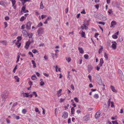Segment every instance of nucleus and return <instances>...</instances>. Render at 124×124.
I'll return each mask as SVG.
<instances>
[{
	"instance_id": "2f4dec72",
	"label": "nucleus",
	"mask_w": 124,
	"mask_h": 124,
	"mask_svg": "<svg viewBox=\"0 0 124 124\" xmlns=\"http://www.w3.org/2000/svg\"><path fill=\"white\" fill-rule=\"evenodd\" d=\"M112 37L113 38L115 39H117L118 37L117 35L115 34L113 35L112 36Z\"/></svg>"
},
{
	"instance_id": "864d4df0",
	"label": "nucleus",
	"mask_w": 124,
	"mask_h": 124,
	"mask_svg": "<svg viewBox=\"0 0 124 124\" xmlns=\"http://www.w3.org/2000/svg\"><path fill=\"white\" fill-rule=\"evenodd\" d=\"M26 27L25 25H23L21 26V29H24Z\"/></svg>"
},
{
	"instance_id": "a211bd4d",
	"label": "nucleus",
	"mask_w": 124,
	"mask_h": 124,
	"mask_svg": "<svg viewBox=\"0 0 124 124\" xmlns=\"http://www.w3.org/2000/svg\"><path fill=\"white\" fill-rule=\"evenodd\" d=\"M100 46L101 47V48L99 49L98 51V53L99 54H100L102 52V50L103 49V46Z\"/></svg>"
},
{
	"instance_id": "412c9836",
	"label": "nucleus",
	"mask_w": 124,
	"mask_h": 124,
	"mask_svg": "<svg viewBox=\"0 0 124 124\" xmlns=\"http://www.w3.org/2000/svg\"><path fill=\"white\" fill-rule=\"evenodd\" d=\"M80 32H82V33H81V36L82 37H83L84 38H85V33L84 32L83 30H81L80 31Z\"/></svg>"
},
{
	"instance_id": "f8f14e48",
	"label": "nucleus",
	"mask_w": 124,
	"mask_h": 124,
	"mask_svg": "<svg viewBox=\"0 0 124 124\" xmlns=\"http://www.w3.org/2000/svg\"><path fill=\"white\" fill-rule=\"evenodd\" d=\"M78 50L79 51L80 53L81 54H83L84 53V51L82 47H78Z\"/></svg>"
},
{
	"instance_id": "338daca9",
	"label": "nucleus",
	"mask_w": 124,
	"mask_h": 124,
	"mask_svg": "<svg viewBox=\"0 0 124 124\" xmlns=\"http://www.w3.org/2000/svg\"><path fill=\"white\" fill-rule=\"evenodd\" d=\"M51 56H52V57L53 58L54 60V55L53 53H51Z\"/></svg>"
},
{
	"instance_id": "0e129e2a",
	"label": "nucleus",
	"mask_w": 124,
	"mask_h": 124,
	"mask_svg": "<svg viewBox=\"0 0 124 124\" xmlns=\"http://www.w3.org/2000/svg\"><path fill=\"white\" fill-rule=\"evenodd\" d=\"M46 15H42L41 16V18L42 19H44V18H46Z\"/></svg>"
},
{
	"instance_id": "3c124183",
	"label": "nucleus",
	"mask_w": 124,
	"mask_h": 124,
	"mask_svg": "<svg viewBox=\"0 0 124 124\" xmlns=\"http://www.w3.org/2000/svg\"><path fill=\"white\" fill-rule=\"evenodd\" d=\"M99 24L104 25L105 24V23L102 22H98Z\"/></svg>"
},
{
	"instance_id": "49530a36",
	"label": "nucleus",
	"mask_w": 124,
	"mask_h": 124,
	"mask_svg": "<svg viewBox=\"0 0 124 124\" xmlns=\"http://www.w3.org/2000/svg\"><path fill=\"white\" fill-rule=\"evenodd\" d=\"M84 58L86 59H87L89 57L88 55L87 54H85L84 56Z\"/></svg>"
},
{
	"instance_id": "6e6d98bb",
	"label": "nucleus",
	"mask_w": 124,
	"mask_h": 124,
	"mask_svg": "<svg viewBox=\"0 0 124 124\" xmlns=\"http://www.w3.org/2000/svg\"><path fill=\"white\" fill-rule=\"evenodd\" d=\"M112 123L113 124H118V123L117 122V121H112Z\"/></svg>"
},
{
	"instance_id": "4d7b16f0",
	"label": "nucleus",
	"mask_w": 124,
	"mask_h": 124,
	"mask_svg": "<svg viewBox=\"0 0 124 124\" xmlns=\"http://www.w3.org/2000/svg\"><path fill=\"white\" fill-rule=\"evenodd\" d=\"M120 6V4L118 3H117L116 4V7L118 8H119Z\"/></svg>"
},
{
	"instance_id": "69168bd1",
	"label": "nucleus",
	"mask_w": 124,
	"mask_h": 124,
	"mask_svg": "<svg viewBox=\"0 0 124 124\" xmlns=\"http://www.w3.org/2000/svg\"><path fill=\"white\" fill-rule=\"evenodd\" d=\"M69 10V8H66L65 10V12L66 13H67L68 11Z\"/></svg>"
},
{
	"instance_id": "e433bc0d",
	"label": "nucleus",
	"mask_w": 124,
	"mask_h": 124,
	"mask_svg": "<svg viewBox=\"0 0 124 124\" xmlns=\"http://www.w3.org/2000/svg\"><path fill=\"white\" fill-rule=\"evenodd\" d=\"M22 112L24 114H25L27 112V111L25 109H22Z\"/></svg>"
},
{
	"instance_id": "f257e3e1",
	"label": "nucleus",
	"mask_w": 124,
	"mask_h": 124,
	"mask_svg": "<svg viewBox=\"0 0 124 124\" xmlns=\"http://www.w3.org/2000/svg\"><path fill=\"white\" fill-rule=\"evenodd\" d=\"M44 31V29L42 28H40L37 31L38 34V36L39 37L41 36Z\"/></svg>"
},
{
	"instance_id": "5fc2aeb1",
	"label": "nucleus",
	"mask_w": 124,
	"mask_h": 124,
	"mask_svg": "<svg viewBox=\"0 0 124 124\" xmlns=\"http://www.w3.org/2000/svg\"><path fill=\"white\" fill-rule=\"evenodd\" d=\"M35 112H38L39 113H40V112L39 111L38 108H35Z\"/></svg>"
},
{
	"instance_id": "1a4fd4ad",
	"label": "nucleus",
	"mask_w": 124,
	"mask_h": 124,
	"mask_svg": "<svg viewBox=\"0 0 124 124\" xmlns=\"http://www.w3.org/2000/svg\"><path fill=\"white\" fill-rule=\"evenodd\" d=\"M93 66L90 65H89L87 66V70L89 72L91 71L93 69Z\"/></svg>"
},
{
	"instance_id": "393cba45",
	"label": "nucleus",
	"mask_w": 124,
	"mask_h": 124,
	"mask_svg": "<svg viewBox=\"0 0 124 124\" xmlns=\"http://www.w3.org/2000/svg\"><path fill=\"white\" fill-rule=\"evenodd\" d=\"M24 97H27L29 96V94L27 93H23Z\"/></svg>"
},
{
	"instance_id": "aec40b11",
	"label": "nucleus",
	"mask_w": 124,
	"mask_h": 124,
	"mask_svg": "<svg viewBox=\"0 0 124 124\" xmlns=\"http://www.w3.org/2000/svg\"><path fill=\"white\" fill-rule=\"evenodd\" d=\"M1 96L4 99H6L8 97L6 95L5 93H3L1 94Z\"/></svg>"
},
{
	"instance_id": "6ab92c4d",
	"label": "nucleus",
	"mask_w": 124,
	"mask_h": 124,
	"mask_svg": "<svg viewBox=\"0 0 124 124\" xmlns=\"http://www.w3.org/2000/svg\"><path fill=\"white\" fill-rule=\"evenodd\" d=\"M62 91V90L60 89L59 90V91H57V95L58 96L60 97L61 96V92Z\"/></svg>"
},
{
	"instance_id": "a19ab883",
	"label": "nucleus",
	"mask_w": 124,
	"mask_h": 124,
	"mask_svg": "<svg viewBox=\"0 0 124 124\" xmlns=\"http://www.w3.org/2000/svg\"><path fill=\"white\" fill-rule=\"evenodd\" d=\"M74 100L76 102H78V98L77 97H75L74 98Z\"/></svg>"
},
{
	"instance_id": "b1692460",
	"label": "nucleus",
	"mask_w": 124,
	"mask_h": 124,
	"mask_svg": "<svg viewBox=\"0 0 124 124\" xmlns=\"http://www.w3.org/2000/svg\"><path fill=\"white\" fill-rule=\"evenodd\" d=\"M104 56L105 58L106 59V60H107L108 59V54L106 52H104Z\"/></svg>"
},
{
	"instance_id": "7ed1b4c3",
	"label": "nucleus",
	"mask_w": 124,
	"mask_h": 124,
	"mask_svg": "<svg viewBox=\"0 0 124 124\" xmlns=\"http://www.w3.org/2000/svg\"><path fill=\"white\" fill-rule=\"evenodd\" d=\"M111 43L112 44L111 46V47L113 49H115L116 48V45L117 44V43L115 41H112Z\"/></svg>"
},
{
	"instance_id": "423d86ee",
	"label": "nucleus",
	"mask_w": 124,
	"mask_h": 124,
	"mask_svg": "<svg viewBox=\"0 0 124 124\" xmlns=\"http://www.w3.org/2000/svg\"><path fill=\"white\" fill-rule=\"evenodd\" d=\"M83 120L84 121H87L89 119V117L88 115L84 116L83 118Z\"/></svg>"
},
{
	"instance_id": "a878e982",
	"label": "nucleus",
	"mask_w": 124,
	"mask_h": 124,
	"mask_svg": "<svg viewBox=\"0 0 124 124\" xmlns=\"http://www.w3.org/2000/svg\"><path fill=\"white\" fill-rule=\"evenodd\" d=\"M71 113L72 114H74L75 113L74 112L75 111V110L74 108V107H72L71 109Z\"/></svg>"
},
{
	"instance_id": "ddd939ff",
	"label": "nucleus",
	"mask_w": 124,
	"mask_h": 124,
	"mask_svg": "<svg viewBox=\"0 0 124 124\" xmlns=\"http://www.w3.org/2000/svg\"><path fill=\"white\" fill-rule=\"evenodd\" d=\"M6 3L3 1H0V4L2 6L4 7H6L5 4Z\"/></svg>"
},
{
	"instance_id": "4c0bfd02",
	"label": "nucleus",
	"mask_w": 124,
	"mask_h": 124,
	"mask_svg": "<svg viewBox=\"0 0 124 124\" xmlns=\"http://www.w3.org/2000/svg\"><path fill=\"white\" fill-rule=\"evenodd\" d=\"M28 54L30 55V57H33V55L31 52L29 51L28 52Z\"/></svg>"
},
{
	"instance_id": "dca6fc26",
	"label": "nucleus",
	"mask_w": 124,
	"mask_h": 124,
	"mask_svg": "<svg viewBox=\"0 0 124 124\" xmlns=\"http://www.w3.org/2000/svg\"><path fill=\"white\" fill-rule=\"evenodd\" d=\"M30 44V42L29 41H28L27 42L26 44V45L25 46V48L26 49H27L28 48V47L29 46Z\"/></svg>"
},
{
	"instance_id": "f3484780",
	"label": "nucleus",
	"mask_w": 124,
	"mask_h": 124,
	"mask_svg": "<svg viewBox=\"0 0 124 124\" xmlns=\"http://www.w3.org/2000/svg\"><path fill=\"white\" fill-rule=\"evenodd\" d=\"M104 110L105 112H106L108 110V108L106 104H105L104 106Z\"/></svg>"
},
{
	"instance_id": "680f3d73",
	"label": "nucleus",
	"mask_w": 124,
	"mask_h": 124,
	"mask_svg": "<svg viewBox=\"0 0 124 124\" xmlns=\"http://www.w3.org/2000/svg\"><path fill=\"white\" fill-rule=\"evenodd\" d=\"M120 76L122 77V78H121V80L122 81H124V76L123 75L121 74Z\"/></svg>"
},
{
	"instance_id": "c85d7f7f",
	"label": "nucleus",
	"mask_w": 124,
	"mask_h": 124,
	"mask_svg": "<svg viewBox=\"0 0 124 124\" xmlns=\"http://www.w3.org/2000/svg\"><path fill=\"white\" fill-rule=\"evenodd\" d=\"M31 61L32 62V64H33V67L34 68L35 67H36V63H35V61L33 60H32Z\"/></svg>"
},
{
	"instance_id": "4468645a",
	"label": "nucleus",
	"mask_w": 124,
	"mask_h": 124,
	"mask_svg": "<svg viewBox=\"0 0 124 124\" xmlns=\"http://www.w3.org/2000/svg\"><path fill=\"white\" fill-rule=\"evenodd\" d=\"M110 88L111 90L114 92L116 93L117 92L116 90L114 87L112 85H111L110 87Z\"/></svg>"
},
{
	"instance_id": "7c9ffc66",
	"label": "nucleus",
	"mask_w": 124,
	"mask_h": 124,
	"mask_svg": "<svg viewBox=\"0 0 124 124\" xmlns=\"http://www.w3.org/2000/svg\"><path fill=\"white\" fill-rule=\"evenodd\" d=\"M26 18V17H25L24 16H22L20 20L21 21H23Z\"/></svg>"
},
{
	"instance_id": "e2e57ef3",
	"label": "nucleus",
	"mask_w": 124,
	"mask_h": 124,
	"mask_svg": "<svg viewBox=\"0 0 124 124\" xmlns=\"http://www.w3.org/2000/svg\"><path fill=\"white\" fill-rule=\"evenodd\" d=\"M114 103L113 102H111V107H114Z\"/></svg>"
},
{
	"instance_id": "f03ea898",
	"label": "nucleus",
	"mask_w": 124,
	"mask_h": 124,
	"mask_svg": "<svg viewBox=\"0 0 124 124\" xmlns=\"http://www.w3.org/2000/svg\"><path fill=\"white\" fill-rule=\"evenodd\" d=\"M95 79L97 82L100 83L102 81L100 76L99 74H96Z\"/></svg>"
},
{
	"instance_id": "20e7f679",
	"label": "nucleus",
	"mask_w": 124,
	"mask_h": 124,
	"mask_svg": "<svg viewBox=\"0 0 124 124\" xmlns=\"http://www.w3.org/2000/svg\"><path fill=\"white\" fill-rule=\"evenodd\" d=\"M63 115L62 117L63 118L66 119L67 118L68 116V114L67 112L64 111L63 113Z\"/></svg>"
},
{
	"instance_id": "0eeeda50",
	"label": "nucleus",
	"mask_w": 124,
	"mask_h": 124,
	"mask_svg": "<svg viewBox=\"0 0 124 124\" xmlns=\"http://www.w3.org/2000/svg\"><path fill=\"white\" fill-rule=\"evenodd\" d=\"M26 28L28 30L30 29L31 26V23L30 22H28L26 25Z\"/></svg>"
},
{
	"instance_id": "bf43d9fd",
	"label": "nucleus",
	"mask_w": 124,
	"mask_h": 124,
	"mask_svg": "<svg viewBox=\"0 0 124 124\" xmlns=\"http://www.w3.org/2000/svg\"><path fill=\"white\" fill-rule=\"evenodd\" d=\"M9 19V17L8 16H6L5 17V19L6 21L8 20Z\"/></svg>"
},
{
	"instance_id": "09e8293b",
	"label": "nucleus",
	"mask_w": 124,
	"mask_h": 124,
	"mask_svg": "<svg viewBox=\"0 0 124 124\" xmlns=\"http://www.w3.org/2000/svg\"><path fill=\"white\" fill-rule=\"evenodd\" d=\"M100 63L103 64L104 63V61L102 58H101L100 59Z\"/></svg>"
},
{
	"instance_id": "4be33fe9",
	"label": "nucleus",
	"mask_w": 124,
	"mask_h": 124,
	"mask_svg": "<svg viewBox=\"0 0 124 124\" xmlns=\"http://www.w3.org/2000/svg\"><path fill=\"white\" fill-rule=\"evenodd\" d=\"M43 25V23L41 22L39 23V24L36 26L35 27L36 29H37V28L42 26Z\"/></svg>"
},
{
	"instance_id": "39448f33",
	"label": "nucleus",
	"mask_w": 124,
	"mask_h": 124,
	"mask_svg": "<svg viewBox=\"0 0 124 124\" xmlns=\"http://www.w3.org/2000/svg\"><path fill=\"white\" fill-rule=\"evenodd\" d=\"M12 4V7L14 9H16V6L15 5L16 4V1L15 0H11Z\"/></svg>"
},
{
	"instance_id": "f704fd0d",
	"label": "nucleus",
	"mask_w": 124,
	"mask_h": 124,
	"mask_svg": "<svg viewBox=\"0 0 124 124\" xmlns=\"http://www.w3.org/2000/svg\"><path fill=\"white\" fill-rule=\"evenodd\" d=\"M82 59L81 58H80L79 59L78 61V63L80 64H81L82 63Z\"/></svg>"
},
{
	"instance_id": "c03bdc74",
	"label": "nucleus",
	"mask_w": 124,
	"mask_h": 124,
	"mask_svg": "<svg viewBox=\"0 0 124 124\" xmlns=\"http://www.w3.org/2000/svg\"><path fill=\"white\" fill-rule=\"evenodd\" d=\"M14 116L15 117V119L16 120H18L20 118L19 116L15 115Z\"/></svg>"
},
{
	"instance_id": "603ef678",
	"label": "nucleus",
	"mask_w": 124,
	"mask_h": 124,
	"mask_svg": "<svg viewBox=\"0 0 124 124\" xmlns=\"http://www.w3.org/2000/svg\"><path fill=\"white\" fill-rule=\"evenodd\" d=\"M45 84L44 83L43 81H42L40 82V85L41 86H43Z\"/></svg>"
},
{
	"instance_id": "c9c22d12",
	"label": "nucleus",
	"mask_w": 124,
	"mask_h": 124,
	"mask_svg": "<svg viewBox=\"0 0 124 124\" xmlns=\"http://www.w3.org/2000/svg\"><path fill=\"white\" fill-rule=\"evenodd\" d=\"M66 60L68 61V62H70L71 59L70 58V57H66Z\"/></svg>"
},
{
	"instance_id": "052dcab7",
	"label": "nucleus",
	"mask_w": 124,
	"mask_h": 124,
	"mask_svg": "<svg viewBox=\"0 0 124 124\" xmlns=\"http://www.w3.org/2000/svg\"><path fill=\"white\" fill-rule=\"evenodd\" d=\"M112 12V9H109L108 11V12L109 13V14H111Z\"/></svg>"
},
{
	"instance_id": "774afa93",
	"label": "nucleus",
	"mask_w": 124,
	"mask_h": 124,
	"mask_svg": "<svg viewBox=\"0 0 124 124\" xmlns=\"http://www.w3.org/2000/svg\"><path fill=\"white\" fill-rule=\"evenodd\" d=\"M81 13L85 14H86V12L83 9V10L81 12Z\"/></svg>"
},
{
	"instance_id": "c756f323",
	"label": "nucleus",
	"mask_w": 124,
	"mask_h": 124,
	"mask_svg": "<svg viewBox=\"0 0 124 124\" xmlns=\"http://www.w3.org/2000/svg\"><path fill=\"white\" fill-rule=\"evenodd\" d=\"M14 78L16 80V81L17 82H18L19 81V78L17 76H15Z\"/></svg>"
},
{
	"instance_id": "a18cd8bd",
	"label": "nucleus",
	"mask_w": 124,
	"mask_h": 124,
	"mask_svg": "<svg viewBox=\"0 0 124 124\" xmlns=\"http://www.w3.org/2000/svg\"><path fill=\"white\" fill-rule=\"evenodd\" d=\"M17 65H16L14 68V69L13 70V72L14 73H15V72L16 71V69H17Z\"/></svg>"
},
{
	"instance_id": "cd10ccee",
	"label": "nucleus",
	"mask_w": 124,
	"mask_h": 124,
	"mask_svg": "<svg viewBox=\"0 0 124 124\" xmlns=\"http://www.w3.org/2000/svg\"><path fill=\"white\" fill-rule=\"evenodd\" d=\"M93 97L94 98L97 99L99 98V95L97 94H95L94 95Z\"/></svg>"
},
{
	"instance_id": "de8ad7c7",
	"label": "nucleus",
	"mask_w": 124,
	"mask_h": 124,
	"mask_svg": "<svg viewBox=\"0 0 124 124\" xmlns=\"http://www.w3.org/2000/svg\"><path fill=\"white\" fill-rule=\"evenodd\" d=\"M16 45H17V46L18 48H19L21 46V43L19 44L18 42H17L16 43Z\"/></svg>"
},
{
	"instance_id": "8fccbe9b",
	"label": "nucleus",
	"mask_w": 124,
	"mask_h": 124,
	"mask_svg": "<svg viewBox=\"0 0 124 124\" xmlns=\"http://www.w3.org/2000/svg\"><path fill=\"white\" fill-rule=\"evenodd\" d=\"M43 74L45 76L48 77H49V75L48 74H47L45 73H43Z\"/></svg>"
},
{
	"instance_id": "6e6552de",
	"label": "nucleus",
	"mask_w": 124,
	"mask_h": 124,
	"mask_svg": "<svg viewBox=\"0 0 124 124\" xmlns=\"http://www.w3.org/2000/svg\"><path fill=\"white\" fill-rule=\"evenodd\" d=\"M101 114V113L100 111H98L97 112L95 115V118H98L100 117Z\"/></svg>"
},
{
	"instance_id": "9b49d317",
	"label": "nucleus",
	"mask_w": 124,
	"mask_h": 124,
	"mask_svg": "<svg viewBox=\"0 0 124 124\" xmlns=\"http://www.w3.org/2000/svg\"><path fill=\"white\" fill-rule=\"evenodd\" d=\"M111 27H114V26L116 25V22L114 21H112L111 23Z\"/></svg>"
},
{
	"instance_id": "72a5a7b5",
	"label": "nucleus",
	"mask_w": 124,
	"mask_h": 124,
	"mask_svg": "<svg viewBox=\"0 0 124 124\" xmlns=\"http://www.w3.org/2000/svg\"><path fill=\"white\" fill-rule=\"evenodd\" d=\"M44 8V6L42 2L41 1L40 5V9H42Z\"/></svg>"
},
{
	"instance_id": "9d476101",
	"label": "nucleus",
	"mask_w": 124,
	"mask_h": 124,
	"mask_svg": "<svg viewBox=\"0 0 124 124\" xmlns=\"http://www.w3.org/2000/svg\"><path fill=\"white\" fill-rule=\"evenodd\" d=\"M0 43H1L3 45H7V42L6 40H0Z\"/></svg>"
},
{
	"instance_id": "58836bf2",
	"label": "nucleus",
	"mask_w": 124,
	"mask_h": 124,
	"mask_svg": "<svg viewBox=\"0 0 124 124\" xmlns=\"http://www.w3.org/2000/svg\"><path fill=\"white\" fill-rule=\"evenodd\" d=\"M17 39L18 40L17 41L18 42L20 40H21V36H18L17 37Z\"/></svg>"
},
{
	"instance_id": "13d9d810",
	"label": "nucleus",
	"mask_w": 124,
	"mask_h": 124,
	"mask_svg": "<svg viewBox=\"0 0 124 124\" xmlns=\"http://www.w3.org/2000/svg\"><path fill=\"white\" fill-rule=\"evenodd\" d=\"M70 87L72 90H74L75 88L74 86L72 84L71 85Z\"/></svg>"
},
{
	"instance_id": "473e14b6",
	"label": "nucleus",
	"mask_w": 124,
	"mask_h": 124,
	"mask_svg": "<svg viewBox=\"0 0 124 124\" xmlns=\"http://www.w3.org/2000/svg\"><path fill=\"white\" fill-rule=\"evenodd\" d=\"M27 35L29 36V38H31L33 35V34L32 33H27Z\"/></svg>"
},
{
	"instance_id": "2eb2a0df",
	"label": "nucleus",
	"mask_w": 124,
	"mask_h": 124,
	"mask_svg": "<svg viewBox=\"0 0 124 124\" xmlns=\"http://www.w3.org/2000/svg\"><path fill=\"white\" fill-rule=\"evenodd\" d=\"M20 1L22 2V5H24L25 2L30 1V0H20Z\"/></svg>"
},
{
	"instance_id": "bb28decb",
	"label": "nucleus",
	"mask_w": 124,
	"mask_h": 124,
	"mask_svg": "<svg viewBox=\"0 0 124 124\" xmlns=\"http://www.w3.org/2000/svg\"><path fill=\"white\" fill-rule=\"evenodd\" d=\"M23 6L22 8H21V11H22L23 12H24L25 10L26 5L24 4V5Z\"/></svg>"
},
{
	"instance_id": "79ce46f5",
	"label": "nucleus",
	"mask_w": 124,
	"mask_h": 124,
	"mask_svg": "<svg viewBox=\"0 0 124 124\" xmlns=\"http://www.w3.org/2000/svg\"><path fill=\"white\" fill-rule=\"evenodd\" d=\"M33 95H34L35 97H36L38 96V95L36 93V92H35L34 91L32 93Z\"/></svg>"
},
{
	"instance_id": "37998d69",
	"label": "nucleus",
	"mask_w": 124,
	"mask_h": 124,
	"mask_svg": "<svg viewBox=\"0 0 124 124\" xmlns=\"http://www.w3.org/2000/svg\"><path fill=\"white\" fill-rule=\"evenodd\" d=\"M88 77L89 79L90 80V82H92V78H91V76L90 75V74H89L88 76Z\"/></svg>"
},
{
	"instance_id": "5701e85b",
	"label": "nucleus",
	"mask_w": 124,
	"mask_h": 124,
	"mask_svg": "<svg viewBox=\"0 0 124 124\" xmlns=\"http://www.w3.org/2000/svg\"><path fill=\"white\" fill-rule=\"evenodd\" d=\"M32 79L33 80H34L37 79V78L35 75H32L31 77Z\"/></svg>"
},
{
	"instance_id": "ea45409f",
	"label": "nucleus",
	"mask_w": 124,
	"mask_h": 124,
	"mask_svg": "<svg viewBox=\"0 0 124 124\" xmlns=\"http://www.w3.org/2000/svg\"><path fill=\"white\" fill-rule=\"evenodd\" d=\"M32 52L34 54H35L38 52V51L36 49L33 50L32 51Z\"/></svg>"
}]
</instances>
